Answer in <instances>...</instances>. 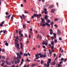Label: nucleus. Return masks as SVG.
I'll use <instances>...</instances> for the list:
<instances>
[{"mask_svg":"<svg viewBox=\"0 0 67 67\" xmlns=\"http://www.w3.org/2000/svg\"><path fill=\"white\" fill-rule=\"evenodd\" d=\"M14 38H16L15 39V45H16L15 46L18 49H20V48L19 47L20 45L18 43L19 42V40L18 39H19V36H17L16 37L15 36Z\"/></svg>","mask_w":67,"mask_h":67,"instance_id":"f257e3e1","label":"nucleus"},{"mask_svg":"<svg viewBox=\"0 0 67 67\" xmlns=\"http://www.w3.org/2000/svg\"><path fill=\"white\" fill-rule=\"evenodd\" d=\"M51 62V59H48V61L47 62V65L46 63H45L44 64V67H49V64Z\"/></svg>","mask_w":67,"mask_h":67,"instance_id":"f03ea898","label":"nucleus"},{"mask_svg":"<svg viewBox=\"0 0 67 67\" xmlns=\"http://www.w3.org/2000/svg\"><path fill=\"white\" fill-rule=\"evenodd\" d=\"M40 24L41 26H42L43 27H45V25H47L48 26H50V24H49L47 23V22L45 23V24H43L42 23H41Z\"/></svg>","mask_w":67,"mask_h":67,"instance_id":"7ed1b4c3","label":"nucleus"},{"mask_svg":"<svg viewBox=\"0 0 67 67\" xmlns=\"http://www.w3.org/2000/svg\"><path fill=\"white\" fill-rule=\"evenodd\" d=\"M39 55L40 56V58H45V57H47V55H43V54H42L41 55V54L39 53L38 54V55Z\"/></svg>","mask_w":67,"mask_h":67,"instance_id":"20e7f679","label":"nucleus"},{"mask_svg":"<svg viewBox=\"0 0 67 67\" xmlns=\"http://www.w3.org/2000/svg\"><path fill=\"white\" fill-rule=\"evenodd\" d=\"M16 54L18 56H19L18 58V59H19H19H21V55H20V54H19V53H16Z\"/></svg>","mask_w":67,"mask_h":67,"instance_id":"39448f33","label":"nucleus"},{"mask_svg":"<svg viewBox=\"0 0 67 67\" xmlns=\"http://www.w3.org/2000/svg\"><path fill=\"white\" fill-rule=\"evenodd\" d=\"M20 62V61L19 59H18L17 61L15 60V62L14 63L15 64H18Z\"/></svg>","mask_w":67,"mask_h":67,"instance_id":"423d86ee","label":"nucleus"},{"mask_svg":"<svg viewBox=\"0 0 67 67\" xmlns=\"http://www.w3.org/2000/svg\"><path fill=\"white\" fill-rule=\"evenodd\" d=\"M42 16L41 14H40V15L35 14L34 15V16L35 17L37 16V17H40V16Z\"/></svg>","mask_w":67,"mask_h":67,"instance_id":"0eeeda50","label":"nucleus"},{"mask_svg":"<svg viewBox=\"0 0 67 67\" xmlns=\"http://www.w3.org/2000/svg\"><path fill=\"white\" fill-rule=\"evenodd\" d=\"M20 16L21 19H23L24 20H25V16H24V14H23L22 16Z\"/></svg>","mask_w":67,"mask_h":67,"instance_id":"6e6552de","label":"nucleus"},{"mask_svg":"<svg viewBox=\"0 0 67 67\" xmlns=\"http://www.w3.org/2000/svg\"><path fill=\"white\" fill-rule=\"evenodd\" d=\"M57 34L58 35H59L61 34V32H60V31L59 30V29H57Z\"/></svg>","mask_w":67,"mask_h":67,"instance_id":"1a4fd4ad","label":"nucleus"},{"mask_svg":"<svg viewBox=\"0 0 67 67\" xmlns=\"http://www.w3.org/2000/svg\"><path fill=\"white\" fill-rule=\"evenodd\" d=\"M24 62V59H21V64H20V66H21L22 64H23V63Z\"/></svg>","mask_w":67,"mask_h":67,"instance_id":"9d476101","label":"nucleus"},{"mask_svg":"<svg viewBox=\"0 0 67 67\" xmlns=\"http://www.w3.org/2000/svg\"><path fill=\"white\" fill-rule=\"evenodd\" d=\"M37 65H38V63H36V64H34L32 65H31V67H34V66H35V65L37 66Z\"/></svg>","mask_w":67,"mask_h":67,"instance_id":"9b49d317","label":"nucleus"},{"mask_svg":"<svg viewBox=\"0 0 67 67\" xmlns=\"http://www.w3.org/2000/svg\"><path fill=\"white\" fill-rule=\"evenodd\" d=\"M49 31H50V32H50V34H51V35H52V34H53V30H52V29H50L49 30Z\"/></svg>","mask_w":67,"mask_h":67,"instance_id":"f8f14e48","label":"nucleus"},{"mask_svg":"<svg viewBox=\"0 0 67 67\" xmlns=\"http://www.w3.org/2000/svg\"><path fill=\"white\" fill-rule=\"evenodd\" d=\"M54 5H51L50 6L48 7V8L49 9H51V8H54Z\"/></svg>","mask_w":67,"mask_h":67,"instance_id":"ddd939ff","label":"nucleus"},{"mask_svg":"<svg viewBox=\"0 0 67 67\" xmlns=\"http://www.w3.org/2000/svg\"><path fill=\"white\" fill-rule=\"evenodd\" d=\"M55 10H56L55 9H52L51 10V12L53 13H54V12L55 11Z\"/></svg>","mask_w":67,"mask_h":67,"instance_id":"4468645a","label":"nucleus"},{"mask_svg":"<svg viewBox=\"0 0 67 67\" xmlns=\"http://www.w3.org/2000/svg\"><path fill=\"white\" fill-rule=\"evenodd\" d=\"M20 44L21 45L20 47L21 49H22L23 48V44H22V43H20Z\"/></svg>","mask_w":67,"mask_h":67,"instance_id":"2eb2a0df","label":"nucleus"},{"mask_svg":"<svg viewBox=\"0 0 67 67\" xmlns=\"http://www.w3.org/2000/svg\"><path fill=\"white\" fill-rule=\"evenodd\" d=\"M41 19L42 21V23H44L45 22V20H44V19L41 18Z\"/></svg>","mask_w":67,"mask_h":67,"instance_id":"dca6fc26","label":"nucleus"},{"mask_svg":"<svg viewBox=\"0 0 67 67\" xmlns=\"http://www.w3.org/2000/svg\"><path fill=\"white\" fill-rule=\"evenodd\" d=\"M30 33L31 34H32V28L30 29Z\"/></svg>","mask_w":67,"mask_h":67,"instance_id":"f3484780","label":"nucleus"},{"mask_svg":"<svg viewBox=\"0 0 67 67\" xmlns=\"http://www.w3.org/2000/svg\"><path fill=\"white\" fill-rule=\"evenodd\" d=\"M53 35L54 37V38H56V35L55 33H53Z\"/></svg>","mask_w":67,"mask_h":67,"instance_id":"a211bd4d","label":"nucleus"},{"mask_svg":"<svg viewBox=\"0 0 67 67\" xmlns=\"http://www.w3.org/2000/svg\"><path fill=\"white\" fill-rule=\"evenodd\" d=\"M55 64H56V62H55V61H54L51 65H55Z\"/></svg>","mask_w":67,"mask_h":67,"instance_id":"6ab92c4d","label":"nucleus"},{"mask_svg":"<svg viewBox=\"0 0 67 67\" xmlns=\"http://www.w3.org/2000/svg\"><path fill=\"white\" fill-rule=\"evenodd\" d=\"M44 19L46 20V21H47V15H46L45 16Z\"/></svg>","mask_w":67,"mask_h":67,"instance_id":"aec40b11","label":"nucleus"},{"mask_svg":"<svg viewBox=\"0 0 67 67\" xmlns=\"http://www.w3.org/2000/svg\"><path fill=\"white\" fill-rule=\"evenodd\" d=\"M54 46H52L51 48V50L52 49H54Z\"/></svg>","mask_w":67,"mask_h":67,"instance_id":"412c9836","label":"nucleus"},{"mask_svg":"<svg viewBox=\"0 0 67 67\" xmlns=\"http://www.w3.org/2000/svg\"><path fill=\"white\" fill-rule=\"evenodd\" d=\"M26 62H30V60H29V59L27 58L26 60Z\"/></svg>","mask_w":67,"mask_h":67,"instance_id":"4be33fe9","label":"nucleus"},{"mask_svg":"<svg viewBox=\"0 0 67 67\" xmlns=\"http://www.w3.org/2000/svg\"><path fill=\"white\" fill-rule=\"evenodd\" d=\"M20 55H23V53H22V51H20Z\"/></svg>","mask_w":67,"mask_h":67,"instance_id":"5701e85b","label":"nucleus"},{"mask_svg":"<svg viewBox=\"0 0 67 67\" xmlns=\"http://www.w3.org/2000/svg\"><path fill=\"white\" fill-rule=\"evenodd\" d=\"M5 45H6V46H8V45H9V44L8 42H6L5 43Z\"/></svg>","mask_w":67,"mask_h":67,"instance_id":"b1692460","label":"nucleus"},{"mask_svg":"<svg viewBox=\"0 0 67 67\" xmlns=\"http://www.w3.org/2000/svg\"><path fill=\"white\" fill-rule=\"evenodd\" d=\"M57 58H58V57H57L54 60V62H55V61H56V60L57 59Z\"/></svg>","mask_w":67,"mask_h":67,"instance_id":"393cba45","label":"nucleus"},{"mask_svg":"<svg viewBox=\"0 0 67 67\" xmlns=\"http://www.w3.org/2000/svg\"><path fill=\"white\" fill-rule=\"evenodd\" d=\"M44 45H45L47 46L48 45V43L47 42H44Z\"/></svg>","mask_w":67,"mask_h":67,"instance_id":"a878e982","label":"nucleus"},{"mask_svg":"<svg viewBox=\"0 0 67 67\" xmlns=\"http://www.w3.org/2000/svg\"><path fill=\"white\" fill-rule=\"evenodd\" d=\"M22 33V31H21L20 30L19 31V35H20V34H21V33Z\"/></svg>","mask_w":67,"mask_h":67,"instance_id":"bb28decb","label":"nucleus"},{"mask_svg":"<svg viewBox=\"0 0 67 67\" xmlns=\"http://www.w3.org/2000/svg\"><path fill=\"white\" fill-rule=\"evenodd\" d=\"M43 63H44V61L43 60H41V64L42 65L43 64Z\"/></svg>","mask_w":67,"mask_h":67,"instance_id":"cd10ccee","label":"nucleus"},{"mask_svg":"<svg viewBox=\"0 0 67 67\" xmlns=\"http://www.w3.org/2000/svg\"><path fill=\"white\" fill-rule=\"evenodd\" d=\"M18 40H19V41H21H21H22V38H21V39H19H19H18Z\"/></svg>","mask_w":67,"mask_h":67,"instance_id":"c85d7f7f","label":"nucleus"},{"mask_svg":"<svg viewBox=\"0 0 67 67\" xmlns=\"http://www.w3.org/2000/svg\"><path fill=\"white\" fill-rule=\"evenodd\" d=\"M23 27L24 28V29H25V28H26V26H25V25H23Z\"/></svg>","mask_w":67,"mask_h":67,"instance_id":"c756f323","label":"nucleus"},{"mask_svg":"<svg viewBox=\"0 0 67 67\" xmlns=\"http://www.w3.org/2000/svg\"><path fill=\"white\" fill-rule=\"evenodd\" d=\"M54 42L55 43H57V39H55L54 40Z\"/></svg>","mask_w":67,"mask_h":67,"instance_id":"7c9ffc66","label":"nucleus"},{"mask_svg":"<svg viewBox=\"0 0 67 67\" xmlns=\"http://www.w3.org/2000/svg\"><path fill=\"white\" fill-rule=\"evenodd\" d=\"M51 38L52 40H53L54 39V37L53 36H52L51 37Z\"/></svg>","mask_w":67,"mask_h":67,"instance_id":"2f4dec72","label":"nucleus"},{"mask_svg":"<svg viewBox=\"0 0 67 67\" xmlns=\"http://www.w3.org/2000/svg\"><path fill=\"white\" fill-rule=\"evenodd\" d=\"M27 54H25V53L24 54V56H27Z\"/></svg>","mask_w":67,"mask_h":67,"instance_id":"473e14b6","label":"nucleus"},{"mask_svg":"<svg viewBox=\"0 0 67 67\" xmlns=\"http://www.w3.org/2000/svg\"><path fill=\"white\" fill-rule=\"evenodd\" d=\"M51 44L52 45H54V41H52V42Z\"/></svg>","mask_w":67,"mask_h":67,"instance_id":"72a5a7b5","label":"nucleus"},{"mask_svg":"<svg viewBox=\"0 0 67 67\" xmlns=\"http://www.w3.org/2000/svg\"><path fill=\"white\" fill-rule=\"evenodd\" d=\"M59 19H54L55 21H58Z\"/></svg>","mask_w":67,"mask_h":67,"instance_id":"f704fd0d","label":"nucleus"},{"mask_svg":"<svg viewBox=\"0 0 67 67\" xmlns=\"http://www.w3.org/2000/svg\"><path fill=\"white\" fill-rule=\"evenodd\" d=\"M29 38H31V35L30 34H29Z\"/></svg>","mask_w":67,"mask_h":67,"instance_id":"c9c22d12","label":"nucleus"},{"mask_svg":"<svg viewBox=\"0 0 67 67\" xmlns=\"http://www.w3.org/2000/svg\"><path fill=\"white\" fill-rule=\"evenodd\" d=\"M52 51H50L49 54H50V56H51V55L52 54Z\"/></svg>","mask_w":67,"mask_h":67,"instance_id":"e433bc0d","label":"nucleus"},{"mask_svg":"<svg viewBox=\"0 0 67 67\" xmlns=\"http://www.w3.org/2000/svg\"><path fill=\"white\" fill-rule=\"evenodd\" d=\"M2 62L3 63H4H4H5V62H4V60H2Z\"/></svg>","mask_w":67,"mask_h":67,"instance_id":"4c0bfd02","label":"nucleus"},{"mask_svg":"<svg viewBox=\"0 0 67 67\" xmlns=\"http://www.w3.org/2000/svg\"><path fill=\"white\" fill-rule=\"evenodd\" d=\"M4 63H2L1 64V66H3V65H4Z\"/></svg>","mask_w":67,"mask_h":67,"instance_id":"58836bf2","label":"nucleus"},{"mask_svg":"<svg viewBox=\"0 0 67 67\" xmlns=\"http://www.w3.org/2000/svg\"><path fill=\"white\" fill-rule=\"evenodd\" d=\"M25 13H28V11H25Z\"/></svg>","mask_w":67,"mask_h":67,"instance_id":"ea45409f","label":"nucleus"},{"mask_svg":"<svg viewBox=\"0 0 67 67\" xmlns=\"http://www.w3.org/2000/svg\"><path fill=\"white\" fill-rule=\"evenodd\" d=\"M2 58H3V59H5V58L3 56L2 57Z\"/></svg>","mask_w":67,"mask_h":67,"instance_id":"a19ab883","label":"nucleus"},{"mask_svg":"<svg viewBox=\"0 0 67 67\" xmlns=\"http://www.w3.org/2000/svg\"><path fill=\"white\" fill-rule=\"evenodd\" d=\"M20 36L21 37H22L23 36V34H21L20 35Z\"/></svg>","mask_w":67,"mask_h":67,"instance_id":"79ce46f5","label":"nucleus"},{"mask_svg":"<svg viewBox=\"0 0 67 67\" xmlns=\"http://www.w3.org/2000/svg\"><path fill=\"white\" fill-rule=\"evenodd\" d=\"M51 25H53V24H54V23L53 22H52L51 23Z\"/></svg>","mask_w":67,"mask_h":67,"instance_id":"37998d69","label":"nucleus"},{"mask_svg":"<svg viewBox=\"0 0 67 67\" xmlns=\"http://www.w3.org/2000/svg\"><path fill=\"white\" fill-rule=\"evenodd\" d=\"M44 11H45V12L47 11V9H44Z\"/></svg>","mask_w":67,"mask_h":67,"instance_id":"c03bdc74","label":"nucleus"},{"mask_svg":"<svg viewBox=\"0 0 67 67\" xmlns=\"http://www.w3.org/2000/svg\"><path fill=\"white\" fill-rule=\"evenodd\" d=\"M25 37H27V35L26 34H25Z\"/></svg>","mask_w":67,"mask_h":67,"instance_id":"a18cd8bd","label":"nucleus"},{"mask_svg":"<svg viewBox=\"0 0 67 67\" xmlns=\"http://www.w3.org/2000/svg\"><path fill=\"white\" fill-rule=\"evenodd\" d=\"M38 56V54H36L35 55V57H37Z\"/></svg>","mask_w":67,"mask_h":67,"instance_id":"49530a36","label":"nucleus"},{"mask_svg":"<svg viewBox=\"0 0 67 67\" xmlns=\"http://www.w3.org/2000/svg\"><path fill=\"white\" fill-rule=\"evenodd\" d=\"M66 61H67V59H65L64 60V62H66Z\"/></svg>","mask_w":67,"mask_h":67,"instance_id":"de8ad7c7","label":"nucleus"},{"mask_svg":"<svg viewBox=\"0 0 67 67\" xmlns=\"http://www.w3.org/2000/svg\"><path fill=\"white\" fill-rule=\"evenodd\" d=\"M47 22L48 23H49V22H51V21L49 20H47Z\"/></svg>","mask_w":67,"mask_h":67,"instance_id":"09e8293b","label":"nucleus"},{"mask_svg":"<svg viewBox=\"0 0 67 67\" xmlns=\"http://www.w3.org/2000/svg\"><path fill=\"white\" fill-rule=\"evenodd\" d=\"M52 52H55V51L54 50V49H52V50H51Z\"/></svg>","mask_w":67,"mask_h":67,"instance_id":"8fccbe9b","label":"nucleus"},{"mask_svg":"<svg viewBox=\"0 0 67 67\" xmlns=\"http://www.w3.org/2000/svg\"><path fill=\"white\" fill-rule=\"evenodd\" d=\"M29 43V41H28L26 42V44H28Z\"/></svg>","mask_w":67,"mask_h":67,"instance_id":"3c124183","label":"nucleus"},{"mask_svg":"<svg viewBox=\"0 0 67 67\" xmlns=\"http://www.w3.org/2000/svg\"><path fill=\"white\" fill-rule=\"evenodd\" d=\"M11 16V15H9L8 16V19H9V18Z\"/></svg>","mask_w":67,"mask_h":67,"instance_id":"603ef678","label":"nucleus"},{"mask_svg":"<svg viewBox=\"0 0 67 67\" xmlns=\"http://www.w3.org/2000/svg\"><path fill=\"white\" fill-rule=\"evenodd\" d=\"M42 47L43 48H46L45 47V46H43Z\"/></svg>","mask_w":67,"mask_h":67,"instance_id":"864d4df0","label":"nucleus"},{"mask_svg":"<svg viewBox=\"0 0 67 67\" xmlns=\"http://www.w3.org/2000/svg\"><path fill=\"white\" fill-rule=\"evenodd\" d=\"M16 33H18V30H16Z\"/></svg>","mask_w":67,"mask_h":67,"instance_id":"5fc2aeb1","label":"nucleus"},{"mask_svg":"<svg viewBox=\"0 0 67 67\" xmlns=\"http://www.w3.org/2000/svg\"><path fill=\"white\" fill-rule=\"evenodd\" d=\"M6 15H8V14H9V13L8 12H6Z\"/></svg>","mask_w":67,"mask_h":67,"instance_id":"6e6d98bb","label":"nucleus"},{"mask_svg":"<svg viewBox=\"0 0 67 67\" xmlns=\"http://www.w3.org/2000/svg\"><path fill=\"white\" fill-rule=\"evenodd\" d=\"M2 52H4L5 50H4V49H2Z\"/></svg>","mask_w":67,"mask_h":67,"instance_id":"4d7b16f0","label":"nucleus"},{"mask_svg":"<svg viewBox=\"0 0 67 67\" xmlns=\"http://www.w3.org/2000/svg\"><path fill=\"white\" fill-rule=\"evenodd\" d=\"M40 57H37V58H35V59H38V58H39Z\"/></svg>","mask_w":67,"mask_h":67,"instance_id":"13d9d810","label":"nucleus"},{"mask_svg":"<svg viewBox=\"0 0 67 67\" xmlns=\"http://www.w3.org/2000/svg\"><path fill=\"white\" fill-rule=\"evenodd\" d=\"M5 32H7V31L6 30H4V34H5Z\"/></svg>","mask_w":67,"mask_h":67,"instance_id":"bf43d9fd","label":"nucleus"},{"mask_svg":"<svg viewBox=\"0 0 67 67\" xmlns=\"http://www.w3.org/2000/svg\"><path fill=\"white\" fill-rule=\"evenodd\" d=\"M21 7H23V4H21Z\"/></svg>","mask_w":67,"mask_h":67,"instance_id":"052dcab7","label":"nucleus"},{"mask_svg":"<svg viewBox=\"0 0 67 67\" xmlns=\"http://www.w3.org/2000/svg\"><path fill=\"white\" fill-rule=\"evenodd\" d=\"M54 26H55V27H58L57 26V25L56 24L54 25Z\"/></svg>","mask_w":67,"mask_h":67,"instance_id":"680f3d73","label":"nucleus"},{"mask_svg":"<svg viewBox=\"0 0 67 67\" xmlns=\"http://www.w3.org/2000/svg\"><path fill=\"white\" fill-rule=\"evenodd\" d=\"M61 53H60L59 54V58H60V56H61Z\"/></svg>","mask_w":67,"mask_h":67,"instance_id":"e2e57ef3","label":"nucleus"},{"mask_svg":"<svg viewBox=\"0 0 67 67\" xmlns=\"http://www.w3.org/2000/svg\"><path fill=\"white\" fill-rule=\"evenodd\" d=\"M53 55H54V57H55L56 56V54H53Z\"/></svg>","mask_w":67,"mask_h":67,"instance_id":"0e129e2a","label":"nucleus"},{"mask_svg":"<svg viewBox=\"0 0 67 67\" xmlns=\"http://www.w3.org/2000/svg\"><path fill=\"white\" fill-rule=\"evenodd\" d=\"M3 25V24H0V26H2Z\"/></svg>","mask_w":67,"mask_h":67,"instance_id":"69168bd1","label":"nucleus"},{"mask_svg":"<svg viewBox=\"0 0 67 67\" xmlns=\"http://www.w3.org/2000/svg\"><path fill=\"white\" fill-rule=\"evenodd\" d=\"M11 67H15V66L14 65H12Z\"/></svg>","mask_w":67,"mask_h":67,"instance_id":"338daca9","label":"nucleus"},{"mask_svg":"<svg viewBox=\"0 0 67 67\" xmlns=\"http://www.w3.org/2000/svg\"><path fill=\"white\" fill-rule=\"evenodd\" d=\"M4 67H8V66H7V65H4Z\"/></svg>","mask_w":67,"mask_h":67,"instance_id":"774afa93","label":"nucleus"}]
</instances>
